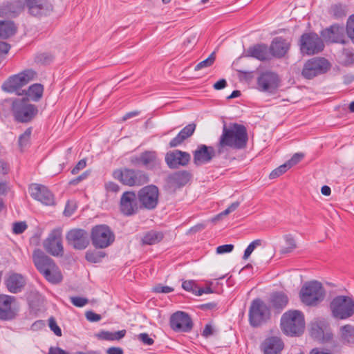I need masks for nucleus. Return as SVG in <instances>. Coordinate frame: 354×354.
<instances>
[{
	"label": "nucleus",
	"mask_w": 354,
	"mask_h": 354,
	"mask_svg": "<svg viewBox=\"0 0 354 354\" xmlns=\"http://www.w3.org/2000/svg\"><path fill=\"white\" fill-rule=\"evenodd\" d=\"M248 135L246 127L238 123H224L222 133L218 139V152L225 153L227 147L241 150L247 147Z\"/></svg>",
	"instance_id": "obj_1"
},
{
	"label": "nucleus",
	"mask_w": 354,
	"mask_h": 354,
	"mask_svg": "<svg viewBox=\"0 0 354 354\" xmlns=\"http://www.w3.org/2000/svg\"><path fill=\"white\" fill-rule=\"evenodd\" d=\"M2 105L8 106L15 122L27 124L32 121L38 114V108L31 104L26 97H10L3 101Z\"/></svg>",
	"instance_id": "obj_2"
},
{
	"label": "nucleus",
	"mask_w": 354,
	"mask_h": 354,
	"mask_svg": "<svg viewBox=\"0 0 354 354\" xmlns=\"http://www.w3.org/2000/svg\"><path fill=\"white\" fill-rule=\"evenodd\" d=\"M37 73L32 69H26L23 71L10 76L2 84L1 89L8 93H15L23 95L21 88L30 82L35 80Z\"/></svg>",
	"instance_id": "obj_3"
},
{
	"label": "nucleus",
	"mask_w": 354,
	"mask_h": 354,
	"mask_svg": "<svg viewBox=\"0 0 354 354\" xmlns=\"http://www.w3.org/2000/svg\"><path fill=\"white\" fill-rule=\"evenodd\" d=\"M329 309L334 319H348L354 315V300L349 296H336L330 302Z\"/></svg>",
	"instance_id": "obj_4"
},
{
	"label": "nucleus",
	"mask_w": 354,
	"mask_h": 354,
	"mask_svg": "<svg viewBox=\"0 0 354 354\" xmlns=\"http://www.w3.org/2000/svg\"><path fill=\"white\" fill-rule=\"evenodd\" d=\"M325 289L317 281L306 282L299 291L301 301L308 306H315L322 301L325 297Z\"/></svg>",
	"instance_id": "obj_5"
},
{
	"label": "nucleus",
	"mask_w": 354,
	"mask_h": 354,
	"mask_svg": "<svg viewBox=\"0 0 354 354\" xmlns=\"http://www.w3.org/2000/svg\"><path fill=\"white\" fill-rule=\"evenodd\" d=\"M113 177L122 184L129 187L142 186L149 181V176L145 171L129 168L113 171Z\"/></svg>",
	"instance_id": "obj_6"
},
{
	"label": "nucleus",
	"mask_w": 354,
	"mask_h": 354,
	"mask_svg": "<svg viewBox=\"0 0 354 354\" xmlns=\"http://www.w3.org/2000/svg\"><path fill=\"white\" fill-rule=\"evenodd\" d=\"M281 326L283 332L288 335H299L305 328L304 317L299 310H289L281 319Z\"/></svg>",
	"instance_id": "obj_7"
},
{
	"label": "nucleus",
	"mask_w": 354,
	"mask_h": 354,
	"mask_svg": "<svg viewBox=\"0 0 354 354\" xmlns=\"http://www.w3.org/2000/svg\"><path fill=\"white\" fill-rule=\"evenodd\" d=\"M91 239L95 248H105L112 244L115 240V234L106 225H98L91 230Z\"/></svg>",
	"instance_id": "obj_8"
},
{
	"label": "nucleus",
	"mask_w": 354,
	"mask_h": 354,
	"mask_svg": "<svg viewBox=\"0 0 354 354\" xmlns=\"http://www.w3.org/2000/svg\"><path fill=\"white\" fill-rule=\"evenodd\" d=\"M330 68L329 62L324 57H313L308 59L304 65L301 75L306 79L326 73Z\"/></svg>",
	"instance_id": "obj_9"
},
{
	"label": "nucleus",
	"mask_w": 354,
	"mask_h": 354,
	"mask_svg": "<svg viewBox=\"0 0 354 354\" xmlns=\"http://www.w3.org/2000/svg\"><path fill=\"white\" fill-rule=\"evenodd\" d=\"M270 317V309L260 299L252 301L249 310V322L254 327L259 326Z\"/></svg>",
	"instance_id": "obj_10"
},
{
	"label": "nucleus",
	"mask_w": 354,
	"mask_h": 354,
	"mask_svg": "<svg viewBox=\"0 0 354 354\" xmlns=\"http://www.w3.org/2000/svg\"><path fill=\"white\" fill-rule=\"evenodd\" d=\"M324 44L322 39L315 32L304 33L300 38V50L303 54L313 55L322 51Z\"/></svg>",
	"instance_id": "obj_11"
},
{
	"label": "nucleus",
	"mask_w": 354,
	"mask_h": 354,
	"mask_svg": "<svg viewBox=\"0 0 354 354\" xmlns=\"http://www.w3.org/2000/svg\"><path fill=\"white\" fill-rule=\"evenodd\" d=\"M158 189L156 185H147L140 189L138 193L140 208L149 210L155 209L158 203Z\"/></svg>",
	"instance_id": "obj_12"
},
{
	"label": "nucleus",
	"mask_w": 354,
	"mask_h": 354,
	"mask_svg": "<svg viewBox=\"0 0 354 354\" xmlns=\"http://www.w3.org/2000/svg\"><path fill=\"white\" fill-rule=\"evenodd\" d=\"M218 152V145L216 148L213 146H207L200 144L193 151V162L196 166L210 162L215 157L222 155Z\"/></svg>",
	"instance_id": "obj_13"
},
{
	"label": "nucleus",
	"mask_w": 354,
	"mask_h": 354,
	"mask_svg": "<svg viewBox=\"0 0 354 354\" xmlns=\"http://www.w3.org/2000/svg\"><path fill=\"white\" fill-rule=\"evenodd\" d=\"M257 84L260 91L273 94L280 86V79L276 73L266 71L259 75Z\"/></svg>",
	"instance_id": "obj_14"
},
{
	"label": "nucleus",
	"mask_w": 354,
	"mask_h": 354,
	"mask_svg": "<svg viewBox=\"0 0 354 354\" xmlns=\"http://www.w3.org/2000/svg\"><path fill=\"white\" fill-rule=\"evenodd\" d=\"M44 248L50 254L55 257H62L64 254L62 245V230L53 229L44 241Z\"/></svg>",
	"instance_id": "obj_15"
},
{
	"label": "nucleus",
	"mask_w": 354,
	"mask_h": 354,
	"mask_svg": "<svg viewBox=\"0 0 354 354\" xmlns=\"http://www.w3.org/2000/svg\"><path fill=\"white\" fill-rule=\"evenodd\" d=\"M138 202V198L135 192L127 191L124 192L120 201L121 213L127 216L136 214L140 208Z\"/></svg>",
	"instance_id": "obj_16"
},
{
	"label": "nucleus",
	"mask_w": 354,
	"mask_h": 354,
	"mask_svg": "<svg viewBox=\"0 0 354 354\" xmlns=\"http://www.w3.org/2000/svg\"><path fill=\"white\" fill-rule=\"evenodd\" d=\"M310 335L320 342L328 343L333 338V333L330 324L325 320H319L311 325Z\"/></svg>",
	"instance_id": "obj_17"
},
{
	"label": "nucleus",
	"mask_w": 354,
	"mask_h": 354,
	"mask_svg": "<svg viewBox=\"0 0 354 354\" xmlns=\"http://www.w3.org/2000/svg\"><path fill=\"white\" fill-rule=\"evenodd\" d=\"M15 297L8 295H0V320L11 321L17 316L18 310L14 306Z\"/></svg>",
	"instance_id": "obj_18"
},
{
	"label": "nucleus",
	"mask_w": 354,
	"mask_h": 354,
	"mask_svg": "<svg viewBox=\"0 0 354 354\" xmlns=\"http://www.w3.org/2000/svg\"><path fill=\"white\" fill-rule=\"evenodd\" d=\"M169 324L176 332H189L193 328L191 317L187 313L181 311H178L171 316Z\"/></svg>",
	"instance_id": "obj_19"
},
{
	"label": "nucleus",
	"mask_w": 354,
	"mask_h": 354,
	"mask_svg": "<svg viewBox=\"0 0 354 354\" xmlns=\"http://www.w3.org/2000/svg\"><path fill=\"white\" fill-rule=\"evenodd\" d=\"M191 160L188 152L178 149L170 151L165 155V160L170 169H178L180 166H187Z\"/></svg>",
	"instance_id": "obj_20"
},
{
	"label": "nucleus",
	"mask_w": 354,
	"mask_h": 354,
	"mask_svg": "<svg viewBox=\"0 0 354 354\" xmlns=\"http://www.w3.org/2000/svg\"><path fill=\"white\" fill-rule=\"evenodd\" d=\"M29 190L31 197L42 204L45 205L55 204L54 196L46 186L35 183L30 185Z\"/></svg>",
	"instance_id": "obj_21"
},
{
	"label": "nucleus",
	"mask_w": 354,
	"mask_h": 354,
	"mask_svg": "<svg viewBox=\"0 0 354 354\" xmlns=\"http://www.w3.org/2000/svg\"><path fill=\"white\" fill-rule=\"evenodd\" d=\"M66 240L69 245L77 250H84L89 244L88 233L82 229L70 230L66 234Z\"/></svg>",
	"instance_id": "obj_22"
},
{
	"label": "nucleus",
	"mask_w": 354,
	"mask_h": 354,
	"mask_svg": "<svg viewBox=\"0 0 354 354\" xmlns=\"http://www.w3.org/2000/svg\"><path fill=\"white\" fill-rule=\"evenodd\" d=\"M30 14L35 17L46 16L53 9V5L48 0H24Z\"/></svg>",
	"instance_id": "obj_23"
},
{
	"label": "nucleus",
	"mask_w": 354,
	"mask_h": 354,
	"mask_svg": "<svg viewBox=\"0 0 354 354\" xmlns=\"http://www.w3.org/2000/svg\"><path fill=\"white\" fill-rule=\"evenodd\" d=\"M321 35L326 42L345 43V29L343 26L333 24L322 30Z\"/></svg>",
	"instance_id": "obj_24"
},
{
	"label": "nucleus",
	"mask_w": 354,
	"mask_h": 354,
	"mask_svg": "<svg viewBox=\"0 0 354 354\" xmlns=\"http://www.w3.org/2000/svg\"><path fill=\"white\" fill-rule=\"evenodd\" d=\"M26 283L25 277L16 272L9 273L4 279V284L7 290L13 294L21 292Z\"/></svg>",
	"instance_id": "obj_25"
},
{
	"label": "nucleus",
	"mask_w": 354,
	"mask_h": 354,
	"mask_svg": "<svg viewBox=\"0 0 354 354\" xmlns=\"http://www.w3.org/2000/svg\"><path fill=\"white\" fill-rule=\"evenodd\" d=\"M24 5L21 0H12L3 2L0 5V17L15 18L23 10Z\"/></svg>",
	"instance_id": "obj_26"
},
{
	"label": "nucleus",
	"mask_w": 354,
	"mask_h": 354,
	"mask_svg": "<svg viewBox=\"0 0 354 354\" xmlns=\"http://www.w3.org/2000/svg\"><path fill=\"white\" fill-rule=\"evenodd\" d=\"M32 261L37 270L42 275H44L46 270L56 263L53 259L46 255L40 249H37L33 251Z\"/></svg>",
	"instance_id": "obj_27"
},
{
	"label": "nucleus",
	"mask_w": 354,
	"mask_h": 354,
	"mask_svg": "<svg viewBox=\"0 0 354 354\" xmlns=\"http://www.w3.org/2000/svg\"><path fill=\"white\" fill-rule=\"evenodd\" d=\"M284 344L281 338L270 337L266 338L261 345L263 354H281Z\"/></svg>",
	"instance_id": "obj_28"
},
{
	"label": "nucleus",
	"mask_w": 354,
	"mask_h": 354,
	"mask_svg": "<svg viewBox=\"0 0 354 354\" xmlns=\"http://www.w3.org/2000/svg\"><path fill=\"white\" fill-rule=\"evenodd\" d=\"M290 43L282 37H275L270 46V53L276 57H283L290 48Z\"/></svg>",
	"instance_id": "obj_29"
},
{
	"label": "nucleus",
	"mask_w": 354,
	"mask_h": 354,
	"mask_svg": "<svg viewBox=\"0 0 354 354\" xmlns=\"http://www.w3.org/2000/svg\"><path fill=\"white\" fill-rule=\"evenodd\" d=\"M142 165L148 170L160 168L161 160L155 151H145L141 153Z\"/></svg>",
	"instance_id": "obj_30"
},
{
	"label": "nucleus",
	"mask_w": 354,
	"mask_h": 354,
	"mask_svg": "<svg viewBox=\"0 0 354 354\" xmlns=\"http://www.w3.org/2000/svg\"><path fill=\"white\" fill-rule=\"evenodd\" d=\"M246 56L255 58L259 61L270 59V50L266 44H258L250 46L246 50Z\"/></svg>",
	"instance_id": "obj_31"
},
{
	"label": "nucleus",
	"mask_w": 354,
	"mask_h": 354,
	"mask_svg": "<svg viewBox=\"0 0 354 354\" xmlns=\"http://www.w3.org/2000/svg\"><path fill=\"white\" fill-rule=\"evenodd\" d=\"M196 127V125L194 123H190L185 126L176 137L170 140L169 147L174 148L181 145L185 140L193 135Z\"/></svg>",
	"instance_id": "obj_32"
},
{
	"label": "nucleus",
	"mask_w": 354,
	"mask_h": 354,
	"mask_svg": "<svg viewBox=\"0 0 354 354\" xmlns=\"http://www.w3.org/2000/svg\"><path fill=\"white\" fill-rule=\"evenodd\" d=\"M288 297L282 291L272 293L270 298V303L275 310H282L288 304Z\"/></svg>",
	"instance_id": "obj_33"
},
{
	"label": "nucleus",
	"mask_w": 354,
	"mask_h": 354,
	"mask_svg": "<svg viewBox=\"0 0 354 354\" xmlns=\"http://www.w3.org/2000/svg\"><path fill=\"white\" fill-rule=\"evenodd\" d=\"M164 238V234L162 232L156 230H149L146 232L142 239L141 244L142 245H152L160 243Z\"/></svg>",
	"instance_id": "obj_34"
},
{
	"label": "nucleus",
	"mask_w": 354,
	"mask_h": 354,
	"mask_svg": "<svg viewBox=\"0 0 354 354\" xmlns=\"http://www.w3.org/2000/svg\"><path fill=\"white\" fill-rule=\"evenodd\" d=\"M44 93V86L41 84H33L27 90H23V95H26L33 102H39Z\"/></svg>",
	"instance_id": "obj_35"
},
{
	"label": "nucleus",
	"mask_w": 354,
	"mask_h": 354,
	"mask_svg": "<svg viewBox=\"0 0 354 354\" xmlns=\"http://www.w3.org/2000/svg\"><path fill=\"white\" fill-rule=\"evenodd\" d=\"M339 339L345 345L354 344V326L351 324H345L339 328Z\"/></svg>",
	"instance_id": "obj_36"
},
{
	"label": "nucleus",
	"mask_w": 354,
	"mask_h": 354,
	"mask_svg": "<svg viewBox=\"0 0 354 354\" xmlns=\"http://www.w3.org/2000/svg\"><path fill=\"white\" fill-rule=\"evenodd\" d=\"M44 277L53 284H57L62 281L63 277L60 269L56 263L45 271Z\"/></svg>",
	"instance_id": "obj_37"
},
{
	"label": "nucleus",
	"mask_w": 354,
	"mask_h": 354,
	"mask_svg": "<svg viewBox=\"0 0 354 354\" xmlns=\"http://www.w3.org/2000/svg\"><path fill=\"white\" fill-rule=\"evenodd\" d=\"M17 27L12 21H0V38L7 39L14 35Z\"/></svg>",
	"instance_id": "obj_38"
},
{
	"label": "nucleus",
	"mask_w": 354,
	"mask_h": 354,
	"mask_svg": "<svg viewBox=\"0 0 354 354\" xmlns=\"http://www.w3.org/2000/svg\"><path fill=\"white\" fill-rule=\"evenodd\" d=\"M190 178L191 175L187 171H179L170 176L171 182L178 186L185 185L189 182Z\"/></svg>",
	"instance_id": "obj_39"
},
{
	"label": "nucleus",
	"mask_w": 354,
	"mask_h": 354,
	"mask_svg": "<svg viewBox=\"0 0 354 354\" xmlns=\"http://www.w3.org/2000/svg\"><path fill=\"white\" fill-rule=\"evenodd\" d=\"M127 333L126 330H121L116 332H109V331H101L97 335V337L100 339L108 340V341H115L120 340L123 338Z\"/></svg>",
	"instance_id": "obj_40"
},
{
	"label": "nucleus",
	"mask_w": 354,
	"mask_h": 354,
	"mask_svg": "<svg viewBox=\"0 0 354 354\" xmlns=\"http://www.w3.org/2000/svg\"><path fill=\"white\" fill-rule=\"evenodd\" d=\"M284 240L286 246L281 248V253L288 254L292 252L297 248L295 239L291 234H286L284 236Z\"/></svg>",
	"instance_id": "obj_41"
},
{
	"label": "nucleus",
	"mask_w": 354,
	"mask_h": 354,
	"mask_svg": "<svg viewBox=\"0 0 354 354\" xmlns=\"http://www.w3.org/2000/svg\"><path fill=\"white\" fill-rule=\"evenodd\" d=\"M32 131V127H28L19 136L18 139L19 146L21 150L30 144V137Z\"/></svg>",
	"instance_id": "obj_42"
},
{
	"label": "nucleus",
	"mask_w": 354,
	"mask_h": 354,
	"mask_svg": "<svg viewBox=\"0 0 354 354\" xmlns=\"http://www.w3.org/2000/svg\"><path fill=\"white\" fill-rule=\"evenodd\" d=\"M106 253L101 251H87L85 259L91 263H99L105 257Z\"/></svg>",
	"instance_id": "obj_43"
},
{
	"label": "nucleus",
	"mask_w": 354,
	"mask_h": 354,
	"mask_svg": "<svg viewBox=\"0 0 354 354\" xmlns=\"http://www.w3.org/2000/svg\"><path fill=\"white\" fill-rule=\"evenodd\" d=\"M215 59V53L213 52L209 55V57L207 59L196 64L194 68V70L199 71L202 68L211 66L214 64Z\"/></svg>",
	"instance_id": "obj_44"
},
{
	"label": "nucleus",
	"mask_w": 354,
	"mask_h": 354,
	"mask_svg": "<svg viewBox=\"0 0 354 354\" xmlns=\"http://www.w3.org/2000/svg\"><path fill=\"white\" fill-rule=\"evenodd\" d=\"M346 32L352 43L354 44V14L349 16L347 19Z\"/></svg>",
	"instance_id": "obj_45"
},
{
	"label": "nucleus",
	"mask_w": 354,
	"mask_h": 354,
	"mask_svg": "<svg viewBox=\"0 0 354 354\" xmlns=\"http://www.w3.org/2000/svg\"><path fill=\"white\" fill-rule=\"evenodd\" d=\"M342 63L344 66L354 64V53L349 49H344L342 53Z\"/></svg>",
	"instance_id": "obj_46"
},
{
	"label": "nucleus",
	"mask_w": 354,
	"mask_h": 354,
	"mask_svg": "<svg viewBox=\"0 0 354 354\" xmlns=\"http://www.w3.org/2000/svg\"><path fill=\"white\" fill-rule=\"evenodd\" d=\"M53 59V55L48 53H40L35 57V62L41 64H48Z\"/></svg>",
	"instance_id": "obj_47"
},
{
	"label": "nucleus",
	"mask_w": 354,
	"mask_h": 354,
	"mask_svg": "<svg viewBox=\"0 0 354 354\" xmlns=\"http://www.w3.org/2000/svg\"><path fill=\"white\" fill-rule=\"evenodd\" d=\"M261 244V240L256 239L251 242L249 245L246 248L244 252L243 259L246 260L249 258L254 250Z\"/></svg>",
	"instance_id": "obj_48"
},
{
	"label": "nucleus",
	"mask_w": 354,
	"mask_h": 354,
	"mask_svg": "<svg viewBox=\"0 0 354 354\" xmlns=\"http://www.w3.org/2000/svg\"><path fill=\"white\" fill-rule=\"evenodd\" d=\"M289 169L288 166L286 164V162L273 171L270 174L269 177L270 179L276 178L283 174H284L286 171H287Z\"/></svg>",
	"instance_id": "obj_49"
},
{
	"label": "nucleus",
	"mask_w": 354,
	"mask_h": 354,
	"mask_svg": "<svg viewBox=\"0 0 354 354\" xmlns=\"http://www.w3.org/2000/svg\"><path fill=\"white\" fill-rule=\"evenodd\" d=\"M331 15L336 19L342 18L346 15L344 8L341 5H333L330 8Z\"/></svg>",
	"instance_id": "obj_50"
},
{
	"label": "nucleus",
	"mask_w": 354,
	"mask_h": 354,
	"mask_svg": "<svg viewBox=\"0 0 354 354\" xmlns=\"http://www.w3.org/2000/svg\"><path fill=\"white\" fill-rule=\"evenodd\" d=\"M48 326L50 329L58 337L62 336V330L57 325L55 319L53 317H50L48 319Z\"/></svg>",
	"instance_id": "obj_51"
},
{
	"label": "nucleus",
	"mask_w": 354,
	"mask_h": 354,
	"mask_svg": "<svg viewBox=\"0 0 354 354\" xmlns=\"http://www.w3.org/2000/svg\"><path fill=\"white\" fill-rule=\"evenodd\" d=\"M28 227L26 222H16L13 223L12 232L15 234L23 233Z\"/></svg>",
	"instance_id": "obj_52"
},
{
	"label": "nucleus",
	"mask_w": 354,
	"mask_h": 354,
	"mask_svg": "<svg viewBox=\"0 0 354 354\" xmlns=\"http://www.w3.org/2000/svg\"><path fill=\"white\" fill-rule=\"evenodd\" d=\"M303 158L304 155L302 153H296L288 161L286 162V164L288 166V168L290 169L292 166L299 163Z\"/></svg>",
	"instance_id": "obj_53"
},
{
	"label": "nucleus",
	"mask_w": 354,
	"mask_h": 354,
	"mask_svg": "<svg viewBox=\"0 0 354 354\" xmlns=\"http://www.w3.org/2000/svg\"><path fill=\"white\" fill-rule=\"evenodd\" d=\"M70 299L71 303L77 307H83L88 302L86 298L81 297H71Z\"/></svg>",
	"instance_id": "obj_54"
},
{
	"label": "nucleus",
	"mask_w": 354,
	"mask_h": 354,
	"mask_svg": "<svg viewBox=\"0 0 354 354\" xmlns=\"http://www.w3.org/2000/svg\"><path fill=\"white\" fill-rule=\"evenodd\" d=\"M153 292L156 293H169L174 291V288L167 286H162V284H158L153 288Z\"/></svg>",
	"instance_id": "obj_55"
},
{
	"label": "nucleus",
	"mask_w": 354,
	"mask_h": 354,
	"mask_svg": "<svg viewBox=\"0 0 354 354\" xmlns=\"http://www.w3.org/2000/svg\"><path fill=\"white\" fill-rule=\"evenodd\" d=\"M183 288L192 293L196 291V285L193 281H184L182 283Z\"/></svg>",
	"instance_id": "obj_56"
},
{
	"label": "nucleus",
	"mask_w": 354,
	"mask_h": 354,
	"mask_svg": "<svg viewBox=\"0 0 354 354\" xmlns=\"http://www.w3.org/2000/svg\"><path fill=\"white\" fill-rule=\"evenodd\" d=\"M234 249L232 244H225L219 245L216 248V252L218 254H224L231 252Z\"/></svg>",
	"instance_id": "obj_57"
},
{
	"label": "nucleus",
	"mask_w": 354,
	"mask_h": 354,
	"mask_svg": "<svg viewBox=\"0 0 354 354\" xmlns=\"http://www.w3.org/2000/svg\"><path fill=\"white\" fill-rule=\"evenodd\" d=\"M104 187L108 192L116 193L120 190V186L117 183L111 181L106 183Z\"/></svg>",
	"instance_id": "obj_58"
},
{
	"label": "nucleus",
	"mask_w": 354,
	"mask_h": 354,
	"mask_svg": "<svg viewBox=\"0 0 354 354\" xmlns=\"http://www.w3.org/2000/svg\"><path fill=\"white\" fill-rule=\"evenodd\" d=\"M86 166V161L85 159L80 160L76 165L72 169L71 174L75 175L79 173V171L83 169H84Z\"/></svg>",
	"instance_id": "obj_59"
},
{
	"label": "nucleus",
	"mask_w": 354,
	"mask_h": 354,
	"mask_svg": "<svg viewBox=\"0 0 354 354\" xmlns=\"http://www.w3.org/2000/svg\"><path fill=\"white\" fill-rule=\"evenodd\" d=\"M138 339L145 344L151 346L154 343V341L147 333H140L138 335Z\"/></svg>",
	"instance_id": "obj_60"
},
{
	"label": "nucleus",
	"mask_w": 354,
	"mask_h": 354,
	"mask_svg": "<svg viewBox=\"0 0 354 354\" xmlns=\"http://www.w3.org/2000/svg\"><path fill=\"white\" fill-rule=\"evenodd\" d=\"M85 315L87 320L91 322H98L102 318L100 315L97 314L93 311H87Z\"/></svg>",
	"instance_id": "obj_61"
},
{
	"label": "nucleus",
	"mask_w": 354,
	"mask_h": 354,
	"mask_svg": "<svg viewBox=\"0 0 354 354\" xmlns=\"http://www.w3.org/2000/svg\"><path fill=\"white\" fill-rule=\"evenodd\" d=\"M89 175V172L88 171H84L81 175L77 176V178L72 179L70 180L69 184L72 185H76L81 181L85 180Z\"/></svg>",
	"instance_id": "obj_62"
},
{
	"label": "nucleus",
	"mask_w": 354,
	"mask_h": 354,
	"mask_svg": "<svg viewBox=\"0 0 354 354\" xmlns=\"http://www.w3.org/2000/svg\"><path fill=\"white\" fill-rule=\"evenodd\" d=\"M75 210V206L73 204L70 203L68 202L66 205L64 214L66 216H71Z\"/></svg>",
	"instance_id": "obj_63"
},
{
	"label": "nucleus",
	"mask_w": 354,
	"mask_h": 354,
	"mask_svg": "<svg viewBox=\"0 0 354 354\" xmlns=\"http://www.w3.org/2000/svg\"><path fill=\"white\" fill-rule=\"evenodd\" d=\"M48 354H68L64 350L59 347H50Z\"/></svg>",
	"instance_id": "obj_64"
}]
</instances>
